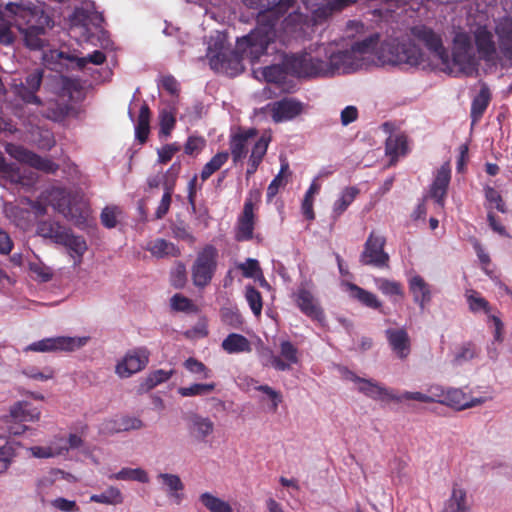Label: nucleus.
<instances>
[{"mask_svg": "<svg viewBox=\"0 0 512 512\" xmlns=\"http://www.w3.org/2000/svg\"><path fill=\"white\" fill-rule=\"evenodd\" d=\"M37 177V174L30 168L7 163L0 153V186L3 188L8 189L9 186L31 187Z\"/></svg>", "mask_w": 512, "mask_h": 512, "instance_id": "nucleus-8", "label": "nucleus"}, {"mask_svg": "<svg viewBox=\"0 0 512 512\" xmlns=\"http://www.w3.org/2000/svg\"><path fill=\"white\" fill-rule=\"evenodd\" d=\"M67 230V228L60 225L59 223L50 220L41 221L37 225V234L39 236L43 238H49L57 244H60V242L63 240Z\"/></svg>", "mask_w": 512, "mask_h": 512, "instance_id": "nucleus-36", "label": "nucleus"}, {"mask_svg": "<svg viewBox=\"0 0 512 512\" xmlns=\"http://www.w3.org/2000/svg\"><path fill=\"white\" fill-rule=\"evenodd\" d=\"M297 305L307 316L321 321L324 318L323 311L318 306L314 296L305 288H300L296 294Z\"/></svg>", "mask_w": 512, "mask_h": 512, "instance_id": "nucleus-29", "label": "nucleus"}, {"mask_svg": "<svg viewBox=\"0 0 512 512\" xmlns=\"http://www.w3.org/2000/svg\"><path fill=\"white\" fill-rule=\"evenodd\" d=\"M184 367L193 374H201L200 378L202 379L210 377L209 370L206 368V366L195 358H188L184 362Z\"/></svg>", "mask_w": 512, "mask_h": 512, "instance_id": "nucleus-63", "label": "nucleus"}, {"mask_svg": "<svg viewBox=\"0 0 512 512\" xmlns=\"http://www.w3.org/2000/svg\"><path fill=\"white\" fill-rule=\"evenodd\" d=\"M245 298L252 310V312L259 316L262 311V297L258 290L253 286H247L245 291Z\"/></svg>", "mask_w": 512, "mask_h": 512, "instance_id": "nucleus-55", "label": "nucleus"}, {"mask_svg": "<svg viewBox=\"0 0 512 512\" xmlns=\"http://www.w3.org/2000/svg\"><path fill=\"white\" fill-rule=\"evenodd\" d=\"M255 226V214L250 208V203L243 206V211L237 219L235 226V239L239 242L248 241L253 238Z\"/></svg>", "mask_w": 512, "mask_h": 512, "instance_id": "nucleus-24", "label": "nucleus"}, {"mask_svg": "<svg viewBox=\"0 0 512 512\" xmlns=\"http://www.w3.org/2000/svg\"><path fill=\"white\" fill-rule=\"evenodd\" d=\"M160 132L165 136L170 135L175 125V116L172 111L163 109L159 113Z\"/></svg>", "mask_w": 512, "mask_h": 512, "instance_id": "nucleus-58", "label": "nucleus"}, {"mask_svg": "<svg viewBox=\"0 0 512 512\" xmlns=\"http://www.w3.org/2000/svg\"><path fill=\"white\" fill-rule=\"evenodd\" d=\"M186 425L189 435L199 442H205L215 430L214 422L198 413L189 414L186 417Z\"/></svg>", "mask_w": 512, "mask_h": 512, "instance_id": "nucleus-20", "label": "nucleus"}, {"mask_svg": "<svg viewBox=\"0 0 512 512\" xmlns=\"http://www.w3.org/2000/svg\"><path fill=\"white\" fill-rule=\"evenodd\" d=\"M228 157V152H220L213 156L201 171L202 180H207L213 173L219 170L227 162Z\"/></svg>", "mask_w": 512, "mask_h": 512, "instance_id": "nucleus-52", "label": "nucleus"}, {"mask_svg": "<svg viewBox=\"0 0 512 512\" xmlns=\"http://www.w3.org/2000/svg\"><path fill=\"white\" fill-rule=\"evenodd\" d=\"M491 99L490 90L487 85L483 84L479 93L475 96L471 105L472 123H476L483 115L488 107Z\"/></svg>", "mask_w": 512, "mask_h": 512, "instance_id": "nucleus-38", "label": "nucleus"}, {"mask_svg": "<svg viewBox=\"0 0 512 512\" xmlns=\"http://www.w3.org/2000/svg\"><path fill=\"white\" fill-rule=\"evenodd\" d=\"M88 337H67V336H58L45 338L36 342L29 344L25 351H33V352H72L80 349L85 346L88 342Z\"/></svg>", "mask_w": 512, "mask_h": 512, "instance_id": "nucleus-10", "label": "nucleus"}, {"mask_svg": "<svg viewBox=\"0 0 512 512\" xmlns=\"http://www.w3.org/2000/svg\"><path fill=\"white\" fill-rule=\"evenodd\" d=\"M150 352L146 347L129 350L116 365L115 372L121 378H128L144 369L149 362Z\"/></svg>", "mask_w": 512, "mask_h": 512, "instance_id": "nucleus-15", "label": "nucleus"}, {"mask_svg": "<svg viewBox=\"0 0 512 512\" xmlns=\"http://www.w3.org/2000/svg\"><path fill=\"white\" fill-rule=\"evenodd\" d=\"M450 62L464 73H468L473 69L474 50L468 33L460 31L455 34Z\"/></svg>", "mask_w": 512, "mask_h": 512, "instance_id": "nucleus-11", "label": "nucleus"}, {"mask_svg": "<svg viewBox=\"0 0 512 512\" xmlns=\"http://www.w3.org/2000/svg\"><path fill=\"white\" fill-rule=\"evenodd\" d=\"M357 0H244L245 5L259 10L258 26L248 35L237 40L234 51L224 55H214L211 68L235 76L244 70L243 60L248 59L252 64L267 52L268 46L274 42L277 34L279 18L281 27L287 34L303 31L307 23V15L302 8L310 12L313 25L327 22L335 13L355 3Z\"/></svg>", "mask_w": 512, "mask_h": 512, "instance_id": "nucleus-1", "label": "nucleus"}, {"mask_svg": "<svg viewBox=\"0 0 512 512\" xmlns=\"http://www.w3.org/2000/svg\"><path fill=\"white\" fill-rule=\"evenodd\" d=\"M260 356L263 366H271L276 371H288L293 365L300 363V352L289 340L280 342L279 355H275L270 349H264Z\"/></svg>", "mask_w": 512, "mask_h": 512, "instance_id": "nucleus-7", "label": "nucleus"}, {"mask_svg": "<svg viewBox=\"0 0 512 512\" xmlns=\"http://www.w3.org/2000/svg\"><path fill=\"white\" fill-rule=\"evenodd\" d=\"M386 155L390 157V165L397 162L400 156L408 152L407 139L404 135H390L386 140Z\"/></svg>", "mask_w": 512, "mask_h": 512, "instance_id": "nucleus-33", "label": "nucleus"}, {"mask_svg": "<svg viewBox=\"0 0 512 512\" xmlns=\"http://www.w3.org/2000/svg\"><path fill=\"white\" fill-rule=\"evenodd\" d=\"M227 38L226 34L222 32H216L215 35L210 37V41L207 48V57L211 63V59L214 55H224L229 49L226 46Z\"/></svg>", "mask_w": 512, "mask_h": 512, "instance_id": "nucleus-47", "label": "nucleus"}, {"mask_svg": "<svg viewBox=\"0 0 512 512\" xmlns=\"http://www.w3.org/2000/svg\"><path fill=\"white\" fill-rule=\"evenodd\" d=\"M40 410L33 407L26 401L15 403L10 409V415L15 421L19 422H35L40 418Z\"/></svg>", "mask_w": 512, "mask_h": 512, "instance_id": "nucleus-31", "label": "nucleus"}, {"mask_svg": "<svg viewBox=\"0 0 512 512\" xmlns=\"http://www.w3.org/2000/svg\"><path fill=\"white\" fill-rule=\"evenodd\" d=\"M23 374L37 381H47L54 377V371L51 368H45L43 371H39L36 367H27L23 370Z\"/></svg>", "mask_w": 512, "mask_h": 512, "instance_id": "nucleus-61", "label": "nucleus"}, {"mask_svg": "<svg viewBox=\"0 0 512 512\" xmlns=\"http://www.w3.org/2000/svg\"><path fill=\"white\" fill-rule=\"evenodd\" d=\"M321 44H312L305 52L286 57L287 69L291 75L300 78L333 77L330 57H325L323 52L318 51Z\"/></svg>", "mask_w": 512, "mask_h": 512, "instance_id": "nucleus-4", "label": "nucleus"}, {"mask_svg": "<svg viewBox=\"0 0 512 512\" xmlns=\"http://www.w3.org/2000/svg\"><path fill=\"white\" fill-rule=\"evenodd\" d=\"M255 390L264 393L271 401V410L277 411L279 404L282 402V394L279 391L268 385L255 386Z\"/></svg>", "mask_w": 512, "mask_h": 512, "instance_id": "nucleus-59", "label": "nucleus"}, {"mask_svg": "<svg viewBox=\"0 0 512 512\" xmlns=\"http://www.w3.org/2000/svg\"><path fill=\"white\" fill-rule=\"evenodd\" d=\"M338 372L344 380L354 382L360 393L373 400L385 401L394 399V394L390 390L372 379L361 378L344 366H339Z\"/></svg>", "mask_w": 512, "mask_h": 512, "instance_id": "nucleus-9", "label": "nucleus"}, {"mask_svg": "<svg viewBox=\"0 0 512 512\" xmlns=\"http://www.w3.org/2000/svg\"><path fill=\"white\" fill-rule=\"evenodd\" d=\"M409 290L413 295V301L424 309L432 299L430 285L420 275H415L409 279Z\"/></svg>", "mask_w": 512, "mask_h": 512, "instance_id": "nucleus-25", "label": "nucleus"}, {"mask_svg": "<svg viewBox=\"0 0 512 512\" xmlns=\"http://www.w3.org/2000/svg\"><path fill=\"white\" fill-rule=\"evenodd\" d=\"M199 500L210 512H233V508L229 502L213 495L212 493H202Z\"/></svg>", "mask_w": 512, "mask_h": 512, "instance_id": "nucleus-42", "label": "nucleus"}, {"mask_svg": "<svg viewBox=\"0 0 512 512\" xmlns=\"http://www.w3.org/2000/svg\"><path fill=\"white\" fill-rule=\"evenodd\" d=\"M451 180V168L444 163L435 173L430 186L429 197L432 198L440 209L444 208L445 198Z\"/></svg>", "mask_w": 512, "mask_h": 512, "instance_id": "nucleus-18", "label": "nucleus"}, {"mask_svg": "<svg viewBox=\"0 0 512 512\" xmlns=\"http://www.w3.org/2000/svg\"><path fill=\"white\" fill-rule=\"evenodd\" d=\"M179 172L180 164L174 163L165 173V180L163 183L164 194L155 212V216L157 219H162L167 214L170 208L171 195Z\"/></svg>", "mask_w": 512, "mask_h": 512, "instance_id": "nucleus-23", "label": "nucleus"}, {"mask_svg": "<svg viewBox=\"0 0 512 512\" xmlns=\"http://www.w3.org/2000/svg\"><path fill=\"white\" fill-rule=\"evenodd\" d=\"M447 389L441 385L433 384L427 389L426 397L427 403H440L444 404Z\"/></svg>", "mask_w": 512, "mask_h": 512, "instance_id": "nucleus-60", "label": "nucleus"}, {"mask_svg": "<svg viewBox=\"0 0 512 512\" xmlns=\"http://www.w3.org/2000/svg\"><path fill=\"white\" fill-rule=\"evenodd\" d=\"M258 131L254 128L240 130L230 140V151L235 163L246 158L249 148L259 139Z\"/></svg>", "mask_w": 512, "mask_h": 512, "instance_id": "nucleus-17", "label": "nucleus"}, {"mask_svg": "<svg viewBox=\"0 0 512 512\" xmlns=\"http://www.w3.org/2000/svg\"><path fill=\"white\" fill-rule=\"evenodd\" d=\"M385 242L384 236L371 232L364 244L360 262L377 268L387 267L389 255L384 251Z\"/></svg>", "mask_w": 512, "mask_h": 512, "instance_id": "nucleus-13", "label": "nucleus"}, {"mask_svg": "<svg viewBox=\"0 0 512 512\" xmlns=\"http://www.w3.org/2000/svg\"><path fill=\"white\" fill-rule=\"evenodd\" d=\"M218 251L213 245H206L197 253L191 268V277L196 287L207 286L217 268Z\"/></svg>", "mask_w": 512, "mask_h": 512, "instance_id": "nucleus-6", "label": "nucleus"}, {"mask_svg": "<svg viewBox=\"0 0 512 512\" xmlns=\"http://www.w3.org/2000/svg\"><path fill=\"white\" fill-rule=\"evenodd\" d=\"M346 287L350 292L352 298L358 300L366 307L372 309H381L382 303L378 300L377 296L353 283H347Z\"/></svg>", "mask_w": 512, "mask_h": 512, "instance_id": "nucleus-37", "label": "nucleus"}, {"mask_svg": "<svg viewBox=\"0 0 512 512\" xmlns=\"http://www.w3.org/2000/svg\"><path fill=\"white\" fill-rule=\"evenodd\" d=\"M215 383H194L188 387L178 388L182 397L204 396L214 391Z\"/></svg>", "mask_w": 512, "mask_h": 512, "instance_id": "nucleus-51", "label": "nucleus"}, {"mask_svg": "<svg viewBox=\"0 0 512 512\" xmlns=\"http://www.w3.org/2000/svg\"><path fill=\"white\" fill-rule=\"evenodd\" d=\"M90 501L106 505H116L123 502V496L117 487L111 486L101 494H93L90 497Z\"/></svg>", "mask_w": 512, "mask_h": 512, "instance_id": "nucleus-46", "label": "nucleus"}, {"mask_svg": "<svg viewBox=\"0 0 512 512\" xmlns=\"http://www.w3.org/2000/svg\"><path fill=\"white\" fill-rule=\"evenodd\" d=\"M50 196V201L53 207L65 218L77 226H80L86 222L89 215V210L84 203H81L80 205H72L65 192L61 189L53 190Z\"/></svg>", "mask_w": 512, "mask_h": 512, "instance_id": "nucleus-12", "label": "nucleus"}, {"mask_svg": "<svg viewBox=\"0 0 512 512\" xmlns=\"http://www.w3.org/2000/svg\"><path fill=\"white\" fill-rule=\"evenodd\" d=\"M498 36V46L502 54L512 60V19L503 18L495 27Z\"/></svg>", "mask_w": 512, "mask_h": 512, "instance_id": "nucleus-27", "label": "nucleus"}, {"mask_svg": "<svg viewBox=\"0 0 512 512\" xmlns=\"http://www.w3.org/2000/svg\"><path fill=\"white\" fill-rule=\"evenodd\" d=\"M222 348L229 354L251 351V345L248 339L237 333L229 334L223 340Z\"/></svg>", "mask_w": 512, "mask_h": 512, "instance_id": "nucleus-39", "label": "nucleus"}, {"mask_svg": "<svg viewBox=\"0 0 512 512\" xmlns=\"http://www.w3.org/2000/svg\"><path fill=\"white\" fill-rule=\"evenodd\" d=\"M43 80V70L34 69L29 72L24 81L14 83L12 89L14 94L26 104L41 105V99L36 95Z\"/></svg>", "mask_w": 512, "mask_h": 512, "instance_id": "nucleus-14", "label": "nucleus"}, {"mask_svg": "<svg viewBox=\"0 0 512 512\" xmlns=\"http://www.w3.org/2000/svg\"><path fill=\"white\" fill-rule=\"evenodd\" d=\"M55 478L53 472H49L47 475H43L38 478L36 482V493L39 496L40 502L45 503V494L53 486Z\"/></svg>", "mask_w": 512, "mask_h": 512, "instance_id": "nucleus-57", "label": "nucleus"}, {"mask_svg": "<svg viewBox=\"0 0 512 512\" xmlns=\"http://www.w3.org/2000/svg\"><path fill=\"white\" fill-rule=\"evenodd\" d=\"M146 249L157 258L177 257L180 255V249L174 243L162 238L150 241Z\"/></svg>", "mask_w": 512, "mask_h": 512, "instance_id": "nucleus-34", "label": "nucleus"}, {"mask_svg": "<svg viewBox=\"0 0 512 512\" xmlns=\"http://www.w3.org/2000/svg\"><path fill=\"white\" fill-rule=\"evenodd\" d=\"M60 244L69 249L70 254L74 259V265L81 263V259L87 250V244L83 237L76 236L67 230Z\"/></svg>", "mask_w": 512, "mask_h": 512, "instance_id": "nucleus-32", "label": "nucleus"}, {"mask_svg": "<svg viewBox=\"0 0 512 512\" xmlns=\"http://www.w3.org/2000/svg\"><path fill=\"white\" fill-rule=\"evenodd\" d=\"M254 73L257 78L259 77L258 74H261L265 81L275 84H282L285 82L287 75H291L290 71L287 69L286 58L281 65L266 66L260 71H254Z\"/></svg>", "mask_w": 512, "mask_h": 512, "instance_id": "nucleus-35", "label": "nucleus"}, {"mask_svg": "<svg viewBox=\"0 0 512 512\" xmlns=\"http://www.w3.org/2000/svg\"><path fill=\"white\" fill-rule=\"evenodd\" d=\"M318 51L330 57L333 76L351 74L371 66L416 67L425 62L424 52L411 39L387 38L380 42L378 34L361 40L322 43Z\"/></svg>", "mask_w": 512, "mask_h": 512, "instance_id": "nucleus-2", "label": "nucleus"}, {"mask_svg": "<svg viewBox=\"0 0 512 512\" xmlns=\"http://www.w3.org/2000/svg\"><path fill=\"white\" fill-rule=\"evenodd\" d=\"M13 24L22 35L23 42L30 50H41L47 44L46 33L50 24L49 16L43 8L29 1L10 2L0 9V43L10 45L14 35Z\"/></svg>", "mask_w": 512, "mask_h": 512, "instance_id": "nucleus-3", "label": "nucleus"}, {"mask_svg": "<svg viewBox=\"0 0 512 512\" xmlns=\"http://www.w3.org/2000/svg\"><path fill=\"white\" fill-rule=\"evenodd\" d=\"M122 214V211L117 206L105 207L101 212V222L106 228H114L118 223V217Z\"/></svg>", "mask_w": 512, "mask_h": 512, "instance_id": "nucleus-54", "label": "nucleus"}, {"mask_svg": "<svg viewBox=\"0 0 512 512\" xmlns=\"http://www.w3.org/2000/svg\"><path fill=\"white\" fill-rule=\"evenodd\" d=\"M50 505L56 510L62 512H78L79 507L74 500H69L63 497L55 498L50 502Z\"/></svg>", "mask_w": 512, "mask_h": 512, "instance_id": "nucleus-64", "label": "nucleus"}, {"mask_svg": "<svg viewBox=\"0 0 512 512\" xmlns=\"http://www.w3.org/2000/svg\"><path fill=\"white\" fill-rule=\"evenodd\" d=\"M288 173L289 164L286 160H282L279 173L275 176L267 188V198L269 200L276 196L280 187L286 185Z\"/></svg>", "mask_w": 512, "mask_h": 512, "instance_id": "nucleus-48", "label": "nucleus"}, {"mask_svg": "<svg viewBox=\"0 0 512 512\" xmlns=\"http://www.w3.org/2000/svg\"><path fill=\"white\" fill-rule=\"evenodd\" d=\"M157 479L161 481L169 496L179 498L178 492L183 490L184 485L176 474L159 473Z\"/></svg>", "mask_w": 512, "mask_h": 512, "instance_id": "nucleus-45", "label": "nucleus"}, {"mask_svg": "<svg viewBox=\"0 0 512 512\" xmlns=\"http://www.w3.org/2000/svg\"><path fill=\"white\" fill-rule=\"evenodd\" d=\"M491 399L492 397L490 396L472 397L460 388L450 387L447 388L446 398L443 405L452 407L456 410H465L480 406Z\"/></svg>", "mask_w": 512, "mask_h": 512, "instance_id": "nucleus-19", "label": "nucleus"}, {"mask_svg": "<svg viewBox=\"0 0 512 512\" xmlns=\"http://www.w3.org/2000/svg\"><path fill=\"white\" fill-rule=\"evenodd\" d=\"M112 480L137 481L140 483H148V473L142 468H122L119 472L109 476Z\"/></svg>", "mask_w": 512, "mask_h": 512, "instance_id": "nucleus-43", "label": "nucleus"}, {"mask_svg": "<svg viewBox=\"0 0 512 512\" xmlns=\"http://www.w3.org/2000/svg\"><path fill=\"white\" fill-rule=\"evenodd\" d=\"M475 42L479 53L489 60L492 59L496 53V46L493 41L492 33L486 27H478L475 31Z\"/></svg>", "mask_w": 512, "mask_h": 512, "instance_id": "nucleus-30", "label": "nucleus"}, {"mask_svg": "<svg viewBox=\"0 0 512 512\" xmlns=\"http://www.w3.org/2000/svg\"><path fill=\"white\" fill-rule=\"evenodd\" d=\"M480 350L479 348L471 343L467 342L461 345L453 358V364L456 366H461L479 356Z\"/></svg>", "mask_w": 512, "mask_h": 512, "instance_id": "nucleus-44", "label": "nucleus"}, {"mask_svg": "<svg viewBox=\"0 0 512 512\" xmlns=\"http://www.w3.org/2000/svg\"><path fill=\"white\" fill-rule=\"evenodd\" d=\"M5 151L17 161L28 164L30 167L36 168L46 173H54L58 169V165L53 161L47 158H42L37 154L25 149L23 146L8 143L5 146Z\"/></svg>", "mask_w": 512, "mask_h": 512, "instance_id": "nucleus-16", "label": "nucleus"}, {"mask_svg": "<svg viewBox=\"0 0 512 512\" xmlns=\"http://www.w3.org/2000/svg\"><path fill=\"white\" fill-rule=\"evenodd\" d=\"M272 119L279 123L298 116L303 110V104L292 98H284L268 105Z\"/></svg>", "mask_w": 512, "mask_h": 512, "instance_id": "nucleus-22", "label": "nucleus"}, {"mask_svg": "<svg viewBox=\"0 0 512 512\" xmlns=\"http://www.w3.org/2000/svg\"><path fill=\"white\" fill-rule=\"evenodd\" d=\"M237 268L242 271V274L246 278H261L262 283H265L263 278L259 262L256 259L248 258L245 262L239 263Z\"/></svg>", "mask_w": 512, "mask_h": 512, "instance_id": "nucleus-53", "label": "nucleus"}, {"mask_svg": "<svg viewBox=\"0 0 512 512\" xmlns=\"http://www.w3.org/2000/svg\"><path fill=\"white\" fill-rule=\"evenodd\" d=\"M376 288L385 296H403V289L399 282L386 278H374Z\"/></svg>", "mask_w": 512, "mask_h": 512, "instance_id": "nucleus-49", "label": "nucleus"}, {"mask_svg": "<svg viewBox=\"0 0 512 512\" xmlns=\"http://www.w3.org/2000/svg\"><path fill=\"white\" fill-rule=\"evenodd\" d=\"M465 298L468 303V308L470 312L477 314V313H484L486 315H491V306L489 302L481 296L480 293L474 290H469L465 293Z\"/></svg>", "mask_w": 512, "mask_h": 512, "instance_id": "nucleus-41", "label": "nucleus"}, {"mask_svg": "<svg viewBox=\"0 0 512 512\" xmlns=\"http://www.w3.org/2000/svg\"><path fill=\"white\" fill-rule=\"evenodd\" d=\"M103 18L98 13H93L92 15H87V12L84 9L77 10L75 12L74 18L72 20L75 26H80L85 31H88V26L91 24L95 27H99Z\"/></svg>", "mask_w": 512, "mask_h": 512, "instance_id": "nucleus-50", "label": "nucleus"}, {"mask_svg": "<svg viewBox=\"0 0 512 512\" xmlns=\"http://www.w3.org/2000/svg\"><path fill=\"white\" fill-rule=\"evenodd\" d=\"M174 374V370L157 369L152 371L146 378L147 389H152L157 385L166 382Z\"/></svg>", "mask_w": 512, "mask_h": 512, "instance_id": "nucleus-56", "label": "nucleus"}, {"mask_svg": "<svg viewBox=\"0 0 512 512\" xmlns=\"http://www.w3.org/2000/svg\"><path fill=\"white\" fill-rule=\"evenodd\" d=\"M359 194V189L356 187H346L342 190L339 198L333 204L332 215L334 218H338L342 215L350 204L355 200Z\"/></svg>", "mask_w": 512, "mask_h": 512, "instance_id": "nucleus-40", "label": "nucleus"}, {"mask_svg": "<svg viewBox=\"0 0 512 512\" xmlns=\"http://www.w3.org/2000/svg\"><path fill=\"white\" fill-rule=\"evenodd\" d=\"M385 336L392 352L399 359H406L411 352V339L404 327L388 328L385 330Z\"/></svg>", "mask_w": 512, "mask_h": 512, "instance_id": "nucleus-21", "label": "nucleus"}, {"mask_svg": "<svg viewBox=\"0 0 512 512\" xmlns=\"http://www.w3.org/2000/svg\"><path fill=\"white\" fill-rule=\"evenodd\" d=\"M172 235L174 238L186 241L190 244L195 242V237L190 232L189 227L183 222L173 225Z\"/></svg>", "mask_w": 512, "mask_h": 512, "instance_id": "nucleus-62", "label": "nucleus"}, {"mask_svg": "<svg viewBox=\"0 0 512 512\" xmlns=\"http://www.w3.org/2000/svg\"><path fill=\"white\" fill-rule=\"evenodd\" d=\"M410 37L423 44L426 49L447 67L450 65L448 50L443 45L441 33L425 24H416L409 30Z\"/></svg>", "mask_w": 512, "mask_h": 512, "instance_id": "nucleus-5", "label": "nucleus"}, {"mask_svg": "<svg viewBox=\"0 0 512 512\" xmlns=\"http://www.w3.org/2000/svg\"><path fill=\"white\" fill-rule=\"evenodd\" d=\"M471 503L467 492L458 485H454L450 497L445 501L442 512H470Z\"/></svg>", "mask_w": 512, "mask_h": 512, "instance_id": "nucleus-28", "label": "nucleus"}, {"mask_svg": "<svg viewBox=\"0 0 512 512\" xmlns=\"http://www.w3.org/2000/svg\"><path fill=\"white\" fill-rule=\"evenodd\" d=\"M270 141H271V135L269 133L265 132L254 143V147L252 148V151H251V154H250V157L248 160V167L246 170L247 178L252 176L257 171L258 166L262 162V159L267 152Z\"/></svg>", "mask_w": 512, "mask_h": 512, "instance_id": "nucleus-26", "label": "nucleus"}]
</instances>
